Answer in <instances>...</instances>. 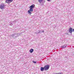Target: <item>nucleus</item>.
I'll list each match as a JSON object with an SVG mask.
<instances>
[{"mask_svg":"<svg viewBox=\"0 0 74 74\" xmlns=\"http://www.w3.org/2000/svg\"><path fill=\"white\" fill-rule=\"evenodd\" d=\"M73 29L71 27H70L69 29V32H70V33H72V32H73Z\"/></svg>","mask_w":74,"mask_h":74,"instance_id":"nucleus-5","label":"nucleus"},{"mask_svg":"<svg viewBox=\"0 0 74 74\" xmlns=\"http://www.w3.org/2000/svg\"><path fill=\"white\" fill-rule=\"evenodd\" d=\"M4 7H5V5L4 4L0 5V8L1 9H3L4 8Z\"/></svg>","mask_w":74,"mask_h":74,"instance_id":"nucleus-4","label":"nucleus"},{"mask_svg":"<svg viewBox=\"0 0 74 74\" xmlns=\"http://www.w3.org/2000/svg\"><path fill=\"white\" fill-rule=\"evenodd\" d=\"M49 68V66L48 65H46L44 67L45 70H48Z\"/></svg>","mask_w":74,"mask_h":74,"instance_id":"nucleus-1","label":"nucleus"},{"mask_svg":"<svg viewBox=\"0 0 74 74\" xmlns=\"http://www.w3.org/2000/svg\"><path fill=\"white\" fill-rule=\"evenodd\" d=\"M42 32L43 33H44V31H42Z\"/></svg>","mask_w":74,"mask_h":74,"instance_id":"nucleus-13","label":"nucleus"},{"mask_svg":"<svg viewBox=\"0 0 74 74\" xmlns=\"http://www.w3.org/2000/svg\"><path fill=\"white\" fill-rule=\"evenodd\" d=\"M73 32H74V29H73Z\"/></svg>","mask_w":74,"mask_h":74,"instance_id":"nucleus-14","label":"nucleus"},{"mask_svg":"<svg viewBox=\"0 0 74 74\" xmlns=\"http://www.w3.org/2000/svg\"><path fill=\"white\" fill-rule=\"evenodd\" d=\"M66 46H65V45L62 46L61 47V48H66Z\"/></svg>","mask_w":74,"mask_h":74,"instance_id":"nucleus-9","label":"nucleus"},{"mask_svg":"<svg viewBox=\"0 0 74 74\" xmlns=\"http://www.w3.org/2000/svg\"><path fill=\"white\" fill-rule=\"evenodd\" d=\"M44 68H43L42 67H41L40 68V70L42 71H44Z\"/></svg>","mask_w":74,"mask_h":74,"instance_id":"nucleus-8","label":"nucleus"},{"mask_svg":"<svg viewBox=\"0 0 74 74\" xmlns=\"http://www.w3.org/2000/svg\"><path fill=\"white\" fill-rule=\"evenodd\" d=\"M33 63H37L36 62L34 61H33Z\"/></svg>","mask_w":74,"mask_h":74,"instance_id":"nucleus-11","label":"nucleus"},{"mask_svg":"<svg viewBox=\"0 0 74 74\" xmlns=\"http://www.w3.org/2000/svg\"><path fill=\"white\" fill-rule=\"evenodd\" d=\"M34 51V49H30L29 50V52L30 53H32Z\"/></svg>","mask_w":74,"mask_h":74,"instance_id":"nucleus-7","label":"nucleus"},{"mask_svg":"<svg viewBox=\"0 0 74 74\" xmlns=\"http://www.w3.org/2000/svg\"><path fill=\"white\" fill-rule=\"evenodd\" d=\"M13 0H6L5 3L8 4H10V3L12 2Z\"/></svg>","mask_w":74,"mask_h":74,"instance_id":"nucleus-3","label":"nucleus"},{"mask_svg":"<svg viewBox=\"0 0 74 74\" xmlns=\"http://www.w3.org/2000/svg\"><path fill=\"white\" fill-rule=\"evenodd\" d=\"M29 8V10H28V14L30 15V14H32V12H33V8Z\"/></svg>","mask_w":74,"mask_h":74,"instance_id":"nucleus-2","label":"nucleus"},{"mask_svg":"<svg viewBox=\"0 0 74 74\" xmlns=\"http://www.w3.org/2000/svg\"><path fill=\"white\" fill-rule=\"evenodd\" d=\"M35 6V5H34L33 4L29 7V8H34Z\"/></svg>","mask_w":74,"mask_h":74,"instance_id":"nucleus-6","label":"nucleus"},{"mask_svg":"<svg viewBox=\"0 0 74 74\" xmlns=\"http://www.w3.org/2000/svg\"><path fill=\"white\" fill-rule=\"evenodd\" d=\"M43 0H38V2L40 3H41L42 1Z\"/></svg>","mask_w":74,"mask_h":74,"instance_id":"nucleus-10","label":"nucleus"},{"mask_svg":"<svg viewBox=\"0 0 74 74\" xmlns=\"http://www.w3.org/2000/svg\"><path fill=\"white\" fill-rule=\"evenodd\" d=\"M48 1H51V0H47Z\"/></svg>","mask_w":74,"mask_h":74,"instance_id":"nucleus-12","label":"nucleus"}]
</instances>
